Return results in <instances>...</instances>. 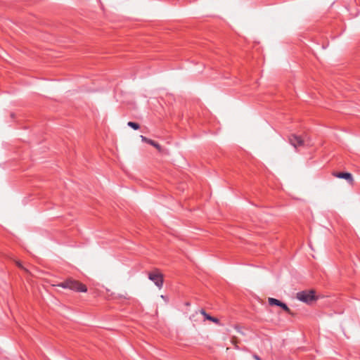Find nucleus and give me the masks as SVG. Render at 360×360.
<instances>
[{
	"mask_svg": "<svg viewBox=\"0 0 360 360\" xmlns=\"http://www.w3.org/2000/svg\"><path fill=\"white\" fill-rule=\"evenodd\" d=\"M333 175L339 179H345L349 182H352L353 181L352 175L348 172L334 173Z\"/></svg>",
	"mask_w": 360,
	"mask_h": 360,
	"instance_id": "39448f33",
	"label": "nucleus"
},
{
	"mask_svg": "<svg viewBox=\"0 0 360 360\" xmlns=\"http://www.w3.org/2000/svg\"><path fill=\"white\" fill-rule=\"evenodd\" d=\"M289 141L291 145H292L295 148L304 145V141L301 137L296 135H292L289 138Z\"/></svg>",
	"mask_w": 360,
	"mask_h": 360,
	"instance_id": "20e7f679",
	"label": "nucleus"
},
{
	"mask_svg": "<svg viewBox=\"0 0 360 360\" xmlns=\"http://www.w3.org/2000/svg\"><path fill=\"white\" fill-rule=\"evenodd\" d=\"M140 137H141V139L142 141L149 143L150 145L156 148L159 151H161L162 147L158 143H156L154 141L149 139L142 135Z\"/></svg>",
	"mask_w": 360,
	"mask_h": 360,
	"instance_id": "423d86ee",
	"label": "nucleus"
},
{
	"mask_svg": "<svg viewBox=\"0 0 360 360\" xmlns=\"http://www.w3.org/2000/svg\"><path fill=\"white\" fill-rule=\"evenodd\" d=\"M127 125L130 127H131L132 129L136 130V129H139V124L136 123V122H129L127 123Z\"/></svg>",
	"mask_w": 360,
	"mask_h": 360,
	"instance_id": "1a4fd4ad",
	"label": "nucleus"
},
{
	"mask_svg": "<svg viewBox=\"0 0 360 360\" xmlns=\"http://www.w3.org/2000/svg\"><path fill=\"white\" fill-rule=\"evenodd\" d=\"M268 302L270 305H276V306H278V307H281L282 305V304L283 303V302H281L280 300L275 299V298H272V297H269L268 300Z\"/></svg>",
	"mask_w": 360,
	"mask_h": 360,
	"instance_id": "6e6552de",
	"label": "nucleus"
},
{
	"mask_svg": "<svg viewBox=\"0 0 360 360\" xmlns=\"http://www.w3.org/2000/svg\"><path fill=\"white\" fill-rule=\"evenodd\" d=\"M200 314L205 317L206 320H209L210 321H212L213 323L216 324H219V320L215 317L211 316L208 314L206 313V311L204 309L200 310Z\"/></svg>",
	"mask_w": 360,
	"mask_h": 360,
	"instance_id": "0eeeda50",
	"label": "nucleus"
},
{
	"mask_svg": "<svg viewBox=\"0 0 360 360\" xmlns=\"http://www.w3.org/2000/svg\"><path fill=\"white\" fill-rule=\"evenodd\" d=\"M254 358H255L256 360H260V358H259L258 356H257V355H255V356H254Z\"/></svg>",
	"mask_w": 360,
	"mask_h": 360,
	"instance_id": "f8f14e48",
	"label": "nucleus"
},
{
	"mask_svg": "<svg viewBox=\"0 0 360 360\" xmlns=\"http://www.w3.org/2000/svg\"><path fill=\"white\" fill-rule=\"evenodd\" d=\"M148 278L154 283V284L159 288L161 289L163 285V276L158 271L155 270L148 274Z\"/></svg>",
	"mask_w": 360,
	"mask_h": 360,
	"instance_id": "7ed1b4c3",
	"label": "nucleus"
},
{
	"mask_svg": "<svg viewBox=\"0 0 360 360\" xmlns=\"http://www.w3.org/2000/svg\"><path fill=\"white\" fill-rule=\"evenodd\" d=\"M56 285L63 288H68L82 292L87 291V288L84 285L73 279H68L65 282L60 283Z\"/></svg>",
	"mask_w": 360,
	"mask_h": 360,
	"instance_id": "f257e3e1",
	"label": "nucleus"
},
{
	"mask_svg": "<svg viewBox=\"0 0 360 360\" xmlns=\"http://www.w3.org/2000/svg\"><path fill=\"white\" fill-rule=\"evenodd\" d=\"M281 307L285 310L286 312L288 313H290V309L288 308V307L285 304V303H283L282 305L281 306Z\"/></svg>",
	"mask_w": 360,
	"mask_h": 360,
	"instance_id": "9d476101",
	"label": "nucleus"
},
{
	"mask_svg": "<svg viewBox=\"0 0 360 360\" xmlns=\"http://www.w3.org/2000/svg\"><path fill=\"white\" fill-rule=\"evenodd\" d=\"M296 297L300 301L307 304H311L316 300L314 292L313 290L299 292L297 293Z\"/></svg>",
	"mask_w": 360,
	"mask_h": 360,
	"instance_id": "f03ea898",
	"label": "nucleus"
},
{
	"mask_svg": "<svg viewBox=\"0 0 360 360\" xmlns=\"http://www.w3.org/2000/svg\"><path fill=\"white\" fill-rule=\"evenodd\" d=\"M160 297H161L162 300H166V298H165V297L164 295H161V296H160Z\"/></svg>",
	"mask_w": 360,
	"mask_h": 360,
	"instance_id": "ddd939ff",
	"label": "nucleus"
},
{
	"mask_svg": "<svg viewBox=\"0 0 360 360\" xmlns=\"http://www.w3.org/2000/svg\"><path fill=\"white\" fill-rule=\"evenodd\" d=\"M16 264H17L19 267H20V268H23V267H22V264H21V263H20V262L17 261V262H16Z\"/></svg>",
	"mask_w": 360,
	"mask_h": 360,
	"instance_id": "9b49d317",
	"label": "nucleus"
}]
</instances>
